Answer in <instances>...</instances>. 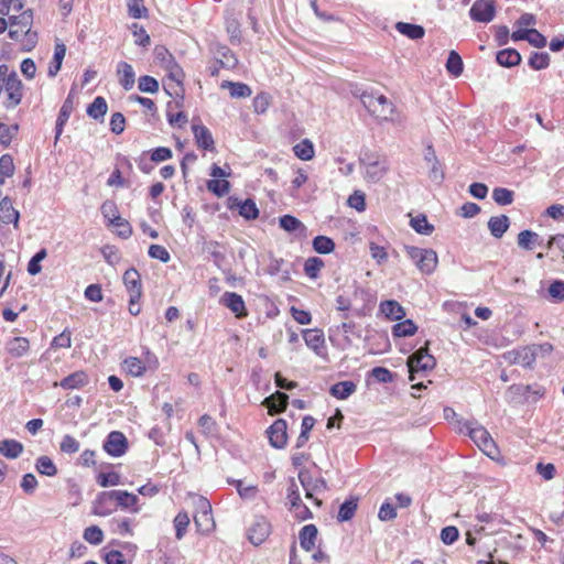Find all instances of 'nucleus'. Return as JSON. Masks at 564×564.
I'll list each match as a JSON object with an SVG mask.
<instances>
[{
	"label": "nucleus",
	"mask_w": 564,
	"mask_h": 564,
	"mask_svg": "<svg viewBox=\"0 0 564 564\" xmlns=\"http://www.w3.org/2000/svg\"><path fill=\"white\" fill-rule=\"evenodd\" d=\"M357 390V386L352 381H340L330 387L329 393L338 399L346 400Z\"/></svg>",
	"instance_id": "nucleus-31"
},
{
	"label": "nucleus",
	"mask_w": 564,
	"mask_h": 564,
	"mask_svg": "<svg viewBox=\"0 0 564 564\" xmlns=\"http://www.w3.org/2000/svg\"><path fill=\"white\" fill-rule=\"evenodd\" d=\"M424 162L429 170V173H427L429 178L432 182L440 184L444 178V172L441 167L440 161L437 160V158L435 155V151L432 145H429L426 148V151L424 154Z\"/></svg>",
	"instance_id": "nucleus-14"
},
{
	"label": "nucleus",
	"mask_w": 564,
	"mask_h": 564,
	"mask_svg": "<svg viewBox=\"0 0 564 564\" xmlns=\"http://www.w3.org/2000/svg\"><path fill=\"white\" fill-rule=\"evenodd\" d=\"M293 152L300 160L310 161L315 155L314 144L311 140L304 139L293 147Z\"/></svg>",
	"instance_id": "nucleus-36"
},
{
	"label": "nucleus",
	"mask_w": 564,
	"mask_h": 564,
	"mask_svg": "<svg viewBox=\"0 0 564 564\" xmlns=\"http://www.w3.org/2000/svg\"><path fill=\"white\" fill-rule=\"evenodd\" d=\"M198 506L200 510L197 514L194 516V522L199 532L207 533L215 525L212 514V507L210 503L204 498L198 500Z\"/></svg>",
	"instance_id": "nucleus-10"
},
{
	"label": "nucleus",
	"mask_w": 564,
	"mask_h": 564,
	"mask_svg": "<svg viewBox=\"0 0 564 564\" xmlns=\"http://www.w3.org/2000/svg\"><path fill=\"white\" fill-rule=\"evenodd\" d=\"M549 295L556 302L564 301V281L556 280L549 286Z\"/></svg>",
	"instance_id": "nucleus-64"
},
{
	"label": "nucleus",
	"mask_w": 564,
	"mask_h": 564,
	"mask_svg": "<svg viewBox=\"0 0 564 564\" xmlns=\"http://www.w3.org/2000/svg\"><path fill=\"white\" fill-rule=\"evenodd\" d=\"M221 87H228L232 98H246L251 95V89L242 83L224 82Z\"/></svg>",
	"instance_id": "nucleus-43"
},
{
	"label": "nucleus",
	"mask_w": 564,
	"mask_h": 564,
	"mask_svg": "<svg viewBox=\"0 0 564 564\" xmlns=\"http://www.w3.org/2000/svg\"><path fill=\"white\" fill-rule=\"evenodd\" d=\"M36 470L44 476L53 477L57 474V467L48 456H40L35 463Z\"/></svg>",
	"instance_id": "nucleus-41"
},
{
	"label": "nucleus",
	"mask_w": 564,
	"mask_h": 564,
	"mask_svg": "<svg viewBox=\"0 0 564 564\" xmlns=\"http://www.w3.org/2000/svg\"><path fill=\"white\" fill-rule=\"evenodd\" d=\"M123 369L132 377H141L147 370L144 362L138 357H128L123 360Z\"/></svg>",
	"instance_id": "nucleus-38"
},
{
	"label": "nucleus",
	"mask_w": 564,
	"mask_h": 564,
	"mask_svg": "<svg viewBox=\"0 0 564 564\" xmlns=\"http://www.w3.org/2000/svg\"><path fill=\"white\" fill-rule=\"evenodd\" d=\"M229 484L236 486L241 499L252 500L256 498L258 494V487L256 485L245 486L242 480H229Z\"/></svg>",
	"instance_id": "nucleus-45"
},
{
	"label": "nucleus",
	"mask_w": 564,
	"mask_h": 564,
	"mask_svg": "<svg viewBox=\"0 0 564 564\" xmlns=\"http://www.w3.org/2000/svg\"><path fill=\"white\" fill-rule=\"evenodd\" d=\"M280 227L288 232H297L300 237H305L307 228L306 226L291 215H284L279 219Z\"/></svg>",
	"instance_id": "nucleus-25"
},
{
	"label": "nucleus",
	"mask_w": 564,
	"mask_h": 564,
	"mask_svg": "<svg viewBox=\"0 0 564 564\" xmlns=\"http://www.w3.org/2000/svg\"><path fill=\"white\" fill-rule=\"evenodd\" d=\"M412 228L421 235H431L434 227L429 224L426 217L424 215L416 216L411 219Z\"/></svg>",
	"instance_id": "nucleus-51"
},
{
	"label": "nucleus",
	"mask_w": 564,
	"mask_h": 564,
	"mask_svg": "<svg viewBox=\"0 0 564 564\" xmlns=\"http://www.w3.org/2000/svg\"><path fill=\"white\" fill-rule=\"evenodd\" d=\"M357 510V502L355 500L345 501L338 511V520L340 522L349 521Z\"/></svg>",
	"instance_id": "nucleus-53"
},
{
	"label": "nucleus",
	"mask_w": 564,
	"mask_h": 564,
	"mask_svg": "<svg viewBox=\"0 0 564 564\" xmlns=\"http://www.w3.org/2000/svg\"><path fill=\"white\" fill-rule=\"evenodd\" d=\"M0 219L4 224H14L19 221V213L12 206L11 200L4 197L0 200Z\"/></svg>",
	"instance_id": "nucleus-32"
},
{
	"label": "nucleus",
	"mask_w": 564,
	"mask_h": 564,
	"mask_svg": "<svg viewBox=\"0 0 564 564\" xmlns=\"http://www.w3.org/2000/svg\"><path fill=\"white\" fill-rule=\"evenodd\" d=\"M109 499L115 500L121 509L130 510L131 512H139L137 495L126 490H111L105 494Z\"/></svg>",
	"instance_id": "nucleus-13"
},
{
	"label": "nucleus",
	"mask_w": 564,
	"mask_h": 564,
	"mask_svg": "<svg viewBox=\"0 0 564 564\" xmlns=\"http://www.w3.org/2000/svg\"><path fill=\"white\" fill-rule=\"evenodd\" d=\"M360 165L364 171V176L367 182H380L389 171V165L386 158L375 152H366L360 158Z\"/></svg>",
	"instance_id": "nucleus-4"
},
{
	"label": "nucleus",
	"mask_w": 564,
	"mask_h": 564,
	"mask_svg": "<svg viewBox=\"0 0 564 564\" xmlns=\"http://www.w3.org/2000/svg\"><path fill=\"white\" fill-rule=\"evenodd\" d=\"M72 346V333L64 329L59 335L55 336L51 343L52 348H69Z\"/></svg>",
	"instance_id": "nucleus-62"
},
{
	"label": "nucleus",
	"mask_w": 564,
	"mask_h": 564,
	"mask_svg": "<svg viewBox=\"0 0 564 564\" xmlns=\"http://www.w3.org/2000/svg\"><path fill=\"white\" fill-rule=\"evenodd\" d=\"M370 256L378 264H382L388 260V252L386 247L380 246L373 241L369 242Z\"/></svg>",
	"instance_id": "nucleus-57"
},
{
	"label": "nucleus",
	"mask_w": 564,
	"mask_h": 564,
	"mask_svg": "<svg viewBox=\"0 0 564 564\" xmlns=\"http://www.w3.org/2000/svg\"><path fill=\"white\" fill-rule=\"evenodd\" d=\"M79 442L72 435H64L61 443L59 449L65 454H75L79 451Z\"/></svg>",
	"instance_id": "nucleus-56"
},
{
	"label": "nucleus",
	"mask_w": 564,
	"mask_h": 564,
	"mask_svg": "<svg viewBox=\"0 0 564 564\" xmlns=\"http://www.w3.org/2000/svg\"><path fill=\"white\" fill-rule=\"evenodd\" d=\"M286 421L279 419L267 430L270 445L274 448H283L288 442Z\"/></svg>",
	"instance_id": "nucleus-11"
},
{
	"label": "nucleus",
	"mask_w": 564,
	"mask_h": 564,
	"mask_svg": "<svg viewBox=\"0 0 564 564\" xmlns=\"http://www.w3.org/2000/svg\"><path fill=\"white\" fill-rule=\"evenodd\" d=\"M138 88L142 93L155 94L159 90V82L151 76H141L139 78Z\"/></svg>",
	"instance_id": "nucleus-61"
},
{
	"label": "nucleus",
	"mask_w": 564,
	"mask_h": 564,
	"mask_svg": "<svg viewBox=\"0 0 564 564\" xmlns=\"http://www.w3.org/2000/svg\"><path fill=\"white\" fill-rule=\"evenodd\" d=\"M539 235L532 230H522L518 235V246L525 250H531L534 243H538Z\"/></svg>",
	"instance_id": "nucleus-47"
},
{
	"label": "nucleus",
	"mask_w": 564,
	"mask_h": 564,
	"mask_svg": "<svg viewBox=\"0 0 564 564\" xmlns=\"http://www.w3.org/2000/svg\"><path fill=\"white\" fill-rule=\"evenodd\" d=\"M23 9L22 0H0V14L10 15L11 12H20Z\"/></svg>",
	"instance_id": "nucleus-60"
},
{
	"label": "nucleus",
	"mask_w": 564,
	"mask_h": 564,
	"mask_svg": "<svg viewBox=\"0 0 564 564\" xmlns=\"http://www.w3.org/2000/svg\"><path fill=\"white\" fill-rule=\"evenodd\" d=\"M510 226L509 217L506 215L494 216L488 221L490 234L495 238H501Z\"/></svg>",
	"instance_id": "nucleus-29"
},
{
	"label": "nucleus",
	"mask_w": 564,
	"mask_h": 564,
	"mask_svg": "<svg viewBox=\"0 0 564 564\" xmlns=\"http://www.w3.org/2000/svg\"><path fill=\"white\" fill-rule=\"evenodd\" d=\"M360 101L371 116L379 120H392L395 111L394 105L382 94L362 91Z\"/></svg>",
	"instance_id": "nucleus-3"
},
{
	"label": "nucleus",
	"mask_w": 564,
	"mask_h": 564,
	"mask_svg": "<svg viewBox=\"0 0 564 564\" xmlns=\"http://www.w3.org/2000/svg\"><path fill=\"white\" fill-rule=\"evenodd\" d=\"M88 383V375L83 371H75L69 376L65 377L59 383H54L66 390L79 389Z\"/></svg>",
	"instance_id": "nucleus-24"
},
{
	"label": "nucleus",
	"mask_w": 564,
	"mask_h": 564,
	"mask_svg": "<svg viewBox=\"0 0 564 564\" xmlns=\"http://www.w3.org/2000/svg\"><path fill=\"white\" fill-rule=\"evenodd\" d=\"M416 330L417 327L412 319L399 322L392 327V334L395 337L413 336L416 333Z\"/></svg>",
	"instance_id": "nucleus-40"
},
{
	"label": "nucleus",
	"mask_w": 564,
	"mask_h": 564,
	"mask_svg": "<svg viewBox=\"0 0 564 564\" xmlns=\"http://www.w3.org/2000/svg\"><path fill=\"white\" fill-rule=\"evenodd\" d=\"M104 449L112 457L122 456L128 449L127 437L119 431L109 433L104 443Z\"/></svg>",
	"instance_id": "nucleus-9"
},
{
	"label": "nucleus",
	"mask_w": 564,
	"mask_h": 564,
	"mask_svg": "<svg viewBox=\"0 0 564 564\" xmlns=\"http://www.w3.org/2000/svg\"><path fill=\"white\" fill-rule=\"evenodd\" d=\"M513 356L512 361L523 367H532L536 357L531 346H525L510 352Z\"/></svg>",
	"instance_id": "nucleus-30"
},
{
	"label": "nucleus",
	"mask_w": 564,
	"mask_h": 564,
	"mask_svg": "<svg viewBox=\"0 0 564 564\" xmlns=\"http://www.w3.org/2000/svg\"><path fill=\"white\" fill-rule=\"evenodd\" d=\"M116 74L119 84L123 87L124 90H130L133 88L135 83V73L129 63H118Z\"/></svg>",
	"instance_id": "nucleus-19"
},
{
	"label": "nucleus",
	"mask_w": 564,
	"mask_h": 564,
	"mask_svg": "<svg viewBox=\"0 0 564 564\" xmlns=\"http://www.w3.org/2000/svg\"><path fill=\"white\" fill-rule=\"evenodd\" d=\"M436 366L435 358L429 352L427 344L421 347L408 359L410 372V381L415 380V376L420 372L432 370Z\"/></svg>",
	"instance_id": "nucleus-6"
},
{
	"label": "nucleus",
	"mask_w": 564,
	"mask_h": 564,
	"mask_svg": "<svg viewBox=\"0 0 564 564\" xmlns=\"http://www.w3.org/2000/svg\"><path fill=\"white\" fill-rule=\"evenodd\" d=\"M299 479L305 490L306 498H310V499L314 498V494L323 492L327 488L325 479L313 478L306 470L300 471Z\"/></svg>",
	"instance_id": "nucleus-12"
},
{
	"label": "nucleus",
	"mask_w": 564,
	"mask_h": 564,
	"mask_svg": "<svg viewBox=\"0 0 564 564\" xmlns=\"http://www.w3.org/2000/svg\"><path fill=\"white\" fill-rule=\"evenodd\" d=\"M379 308L380 312L390 321H401L405 316L404 308L394 300L381 302Z\"/></svg>",
	"instance_id": "nucleus-23"
},
{
	"label": "nucleus",
	"mask_w": 564,
	"mask_h": 564,
	"mask_svg": "<svg viewBox=\"0 0 564 564\" xmlns=\"http://www.w3.org/2000/svg\"><path fill=\"white\" fill-rule=\"evenodd\" d=\"M496 12L492 0H476L469 10L470 18L474 21L489 23L494 20Z\"/></svg>",
	"instance_id": "nucleus-7"
},
{
	"label": "nucleus",
	"mask_w": 564,
	"mask_h": 564,
	"mask_svg": "<svg viewBox=\"0 0 564 564\" xmlns=\"http://www.w3.org/2000/svg\"><path fill=\"white\" fill-rule=\"evenodd\" d=\"M6 91L8 93L9 99L12 106H17L22 99V83L18 78L15 73L8 76L6 80Z\"/></svg>",
	"instance_id": "nucleus-21"
},
{
	"label": "nucleus",
	"mask_w": 564,
	"mask_h": 564,
	"mask_svg": "<svg viewBox=\"0 0 564 564\" xmlns=\"http://www.w3.org/2000/svg\"><path fill=\"white\" fill-rule=\"evenodd\" d=\"M550 64V56L547 53H533L529 58V65L536 70L546 68Z\"/></svg>",
	"instance_id": "nucleus-58"
},
{
	"label": "nucleus",
	"mask_w": 564,
	"mask_h": 564,
	"mask_svg": "<svg viewBox=\"0 0 564 564\" xmlns=\"http://www.w3.org/2000/svg\"><path fill=\"white\" fill-rule=\"evenodd\" d=\"M513 192L508 188L497 187L492 191L494 200L501 206L510 205L513 202Z\"/></svg>",
	"instance_id": "nucleus-50"
},
{
	"label": "nucleus",
	"mask_w": 564,
	"mask_h": 564,
	"mask_svg": "<svg viewBox=\"0 0 564 564\" xmlns=\"http://www.w3.org/2000/svg\"><path fill=\"white\" fill-rule=\"evenodd\" d=\"M83 536L88 543L93 545H98L104 541V532L97 525H90L86 528Z\"/></svg>",
	"instance_id": "nucleus-52"
},
{
	"label": "nucleus",
	"mask_w": 564,
	"mask_h": 564,
	"mask_svg": "<svg viewBox=\"0 0 564 564\" xmlns=\"http://www.w3.org/2000/svg\"><path fill=\"white\" fill-rule=\"evenodd\" d=\"M463 69L464 65L462 57L457 52L451 51L446 62V70L454 77H458L462 75Z\"/></svg>",
	"instance_id": "nucleus-42"
},
{
	"label": "nucleus",
	"mask_w": 564,
	"mask_h": 564,
	"mask_svg": "<svg viewBox=\"0 0 564 564\" xmlns=\"http://www.w3.org/2000/svg\"><path fill=\"white\" fill-rule=\"evenodd\" d=\"M317 538V528L314 524H306L299 534L300 544L305 551H312Z\"/></svg>",
	"instance_id": "nucleus-28"
},
{
	"label": "nucleus",
	"mask_w": 564,
	"mask_h": 564,
	"mask_svg": "<svg viewBox=\"0 0 564 564\" xmlns=\"http://www.w3.org/2000/svg\"><path fill=\"white\" fill-rule=\"evenodd\" d=\"M530 389V386L512 384L508 388L506 392V399L508 402H516L518 398L525 397Z\"/></svg>",
	"instance_id": "nucleus-55"
},
{
	"label": "nucleus",
	"mask_w": 564,
	"mask_h": 564,
	"mask_svg": "<svg viewBox=\"0 0 564 564\" xmlns=\"http://www.w3.org/2000/svg\"><path fill=\"white\" fill-rule=\"evenodd\" d=\"M324 267V261L317 257L308 258L304 263V272L311 279H316Z\"/></svg>",
	"instance_id": "nucleus-49"
},
{
	"label": "nucleus",
	"mask_w": 564,
	"mask_h": 564,
	"mask_svg": "<svg viewBox=\"0 0 564 564\" xmlns=\"http://www.w3.org/2000/svg\"><path fill=\"white\" fill-rule=\"evenodd\" d=\"M289 397L284 392L276 391L264 400L269 413H280L285 410Z\"/></svg>",
	"instance_id": "nucleus-26"
},
{
	"label": "nucleus",
	"mask_w": 564,
	"mask_h": 564,
	"mask_svg": "<svg viewBox=\"0 0 564 564\" xmlns=\"http://www.w3.org/2000/svg\"><path fill=\"white\" fill-rule=\"evenodd\" d=\"M497 63L505 67H512L521 62V55L513 48H506L497 53Z\"/></svg>",
	"instance_id": "nucleus-35"
},
{
	"label": "nucleus",
	"mask_w": 564,
	"mask_h": 564,
	"mask_svg": "<svg viewBox=\"0 0 564 564\" xmlns=\"http://www.w3.org/2000/svg\"><path fill=\"white\" fill-rule=\"evenodd\" d=\"M303 338L307 347L313 349L318 355L325 348L324 333L319 329H304Z\"/></svg>",
	"instance_id": "nucleus-22"
},
{
	"label": "nucleus",
	"mask_w": 564,
	"mask_h": 564,
	"mask_svg": "<svg viewBox=\"0 0 564 564\" xmlns=\"http://www.w3.org/2000/svg\"><path fill=\"white\" fill-rule=\"evenodd\" d=\"M127 7L129 15L133 19L148 17V9L144 6V0H128Z\"/></svg>",
	"instance_id": "nucleus-46"
},
{
	"label": "nucleus",
	"mask_w": 564,
	"mask_h": 564,
	"mask_svg": "<svg viewBox=\"0 0 564 564\" xmlns=\"http://www.w3.org/2000/svg\"><path fill=\"white\" fill-rule=\"evenodd\" d=\"M230 209L237 208L239 212V215L248 220L256 219L259 216V209L256 205V203L248 198L243 202L237 199V198H230Z\"/></svg>",
	"instance_id": "nucleus-18"
},
{
	"label": "nucleus",
	"mask_w": 564,
	"mask_h": 564,
	"mask_svg": "<svg viewBox=\"0 0 564 564\" xmlns=\"http://www.w3.org/2000/svg\"><path fill=\"white\" fill-rule=\"evenodd\" d=\"M18 124L8 126L4 123H0V143L2 145L8 147L11 143L14 135L18 133Z\"/></svg>",
	"instance_id": "nucleus-54"
},
{
	"label": "nucleus",
	"mask_w": 564,
	"mask_h": 564,
	"mask_svg": "<svg viewBox=\"0 0 564 564\" xmlns=\"http://www.w3.org/2000/svg\"><path fill=\"white\" fill-rule=\"evenodd\" d=\"M271 532V524L264 518H258L250 527L248 538L254 545L261 544Z\"/></svg>",
	"instance_id": "nucleus-15"
},
{
	"label": "nucleus",
	"mask_w": 564,
	"mask_h": 564,
	"mask_svg": "<svg viewBox=\"0 0 564 564\" xmlns=\"http://www.w3.org/2000/svg\"><path fill=\"white\" fill-rule=\"evenodd\" d=\"M100 210H101L104 218L107 219L110 225H112L116 221V219L119 217L117 205L112 200L104 202Z\"/></svg>",
	"instance_id": "nucleus-59"
},
{
	"label": "nucleus",
	"mask_w": 564,
	"mask_h": 564,
	"mask_svg": "<svg viewBox=\"0 0 564 564\" xmlns=\"http://www.w3.org/2000/svg\"><path fill=\"white\" fill-rule=\"evenodd\" d=\"M404 250L421 273L432 274L436 270L438 257L433 249L405 246Z\"/></svg>",
	"instance_id": "nucleus-5"
},
{
	"label": "nucleus",
	"mask_w": 564,
	"mask_h": 564,
	"mask_svg": "<svg viewBox=\"0 0 564 564\" xmlns=\"http://www.w3.org/2000/svg\"><path fill=\"white\" fill-rule=\"evenodd\" d=\"M131 29L137 45L148 46L150 44V36L144 28L140 26L138 23H133Z\"/></svg>",
	"instance_id": "nucleus-63"
},
{
	"label": "nucleus",
	"mask_w": 564,
	"mask_h": 564,
	"mask_svg": "<svg viewBox=\"0 0 564 564\" xmlns=\"http://www.w3.org/2000/svg\"><path fill=\"white\" fill-rule=\"evenodd\" d=\"M23 452L22 443L15 440H3L0 441V454L7 458L14 459L19 457Z\"/></svg>",
	"instance_id": "nucleus-34"
},
{
	"label": "nucleus",
	"mask_w": 564,
	"mask_h": 564,
	"mask_svg": "<svg viewBox=\"0 0 564 564\" xmlns=\"http://www.w3.org/2000/svg\"><path fill=\"white\" fill-rule=\"evenodd\" d=\"M194 138L198 148L207 151L215 150V142L209 129L203 124L194 123L192 126Z\"/></svg>",
	"instance_id": "nucleus-17"
},
{
	"label": "nucleus",
	"mask_w": 564,
	"mask_h": 564,
	"mask_svg": "<svg viewBox=\"0 0 564 564\" xmlns=\"http://www.w3.org/2000/svg\"><path fill=\"white\" fill-rule=\"evenodd\" d=\"M221 303L228 307L238 318L247 316L245 301L235 292H226L221 296Z\"/></svg>",
	"instance_id": "nucleus-16"
},
{
	"label": "nucleus",
	"mask_w": 564,
	"mask_h": 564,
	"mask_svg": "<svg viewBox=\"0 0 564 564\" xmlns=\"http://www.w3.org/2000/svg\"><path fill=\"white\" fill-rule=\"evenodd\" d=\"M108 110L106 99L104 97H96L87 108V115L96 120L102 119Z\"/></svg>",
	"instance_id": "nucleus-39"
},
{
	"label": "nucleus",
	"mask_w": 564,
	"mask_h": 564,
	"mask_svg": "<svg viewBox=\"0 0 564 564\" xmlns=\"http://www.w3.org/2000/svg\"><path fill=\"white\" fill-rule=\"evenodd\" d=\"M9 20L11 21L9 35L11 39H18L20 34H29L33 21L32 11L26 10L19 15L10 14Z\"/></svg>",
	"instance_id": "nucleus-8"
},
{
	"label": "nucleus",
	"mask_w": 564,
	"mask_h": 564,
	"mask_svg": "<svg viewBox=\"0 0 564 564\" xmlns=\"http://www.w3.org/2000/svg\"><path fill=\"white\" fill-rule=\"evenodd\" d=\"M459 433H466L478 448L491 459L499 456V448L486 427L477 422H459Z\"/></svg>",
	"instance_id": "nucleus-2"
},
{
	"label": "nucleus",
	"mask_w": 564,
	"mask_h": 564,
	"mask_svg": "<svg viewBox=\"0 0 564 564\" xmlns=\"http://www.w3.org/2000/svg\"><path fill=\"white\" fill-rule=\"evenodd\" d=\"M395 29L400 34L411 40L422 39L425 34V30L423 26L406 22H398L395 24Z\"/></svg>",
	"instance_id": "nucleus-33"
},
{
	"label": "nucleus",
	"mask_w": 564,
	"mask_h": 564,
	"mask_svg": "<svg viewBox=\"0 0 564 564\" xmlns=\"http://www.w3.org/2000/svg\"><path fill=\"white\" fill-rule=\"evenodd\" d=\"M313 248L318 253L327 254L334 250L335 243L326 236H317L313 240Z\"/></svg>",
	"instance_id": "nucleus-48"
},
{
	"label": "nucleus",
	"mask_w": 564,
	"mask_h": 564,
	"mask_svg": "<svg viewBox=\"0 0 564 564\" xmlns=\"http://www.w3.org/2000/svg\"><path fill=\"white\" fill-rule=\"evenodd\" d=\"M123 284L129 292V295L133 297L142 295V285L140 273L133 269H128L123 274Z\"/></svg>",
	"instance_id": "nucleus-20"
},
{
	"label": "nucleus",
	"mask_w": 564,
	"mask_h": 564,
	"mask_svg": "<svg viewBox=\"0 0 564 564\" xmlns=\"http://www.w3.org/2000/svg\"><path fill=\"white\" fill-rule=\"evenodd\" d=\"M189 516L185 511H181L174 518L175 536L177 540L183 539L186 533L187 527L189 525Z\"/></svg>",
	"instance_id": "nucleus-44"
},
{
	"label": "nucleus",
	"mask_w": 564,
	"mask_h": 564,
	"mask_svg": "<svg viewBox=\"0 0 564 564\" xmlns=\"http://www.w3.org/2000/svg\"><path fill=\"white\" fill-rule=\"evenodd\" d=\"M66 55V46L63 43H56L54 47V55L48 64L47 74L50 77H55L61 70L63 59Z\"/></svg>",
	"instance_id": "nucleus-27"
},
{
	"label": "nucleus",
	"mask_w": 564,
	"mask_h": 564,
	"mask_svg": "<svg viewBox=\"0 0 564 564\" xmlns=\"http://www.w3.org/2000/svg\"><path fill=\"white\" fill-rule=\"evenodd\" d=\"M30 348L29 340L24 337H14L7 344L9 354L14 357L24 356Z\"/></svg>",
	"instance_id": "nucleus-37"
},
{
	"label": "nucleus",
	"mask_w": 564,
	"mask_h": 564,
	"mask_svg": "<svg viewBox=\"0 0 564 564\" xmlns=\"http://www.w3.org/2000/svg\"><path fill=\"white\" fill-rule=\"evenodd\" d=\"M154 55L160 66L167 73L169 83L164 87L165 91L170 96L183 97V82L185 78L183 68L164 46H156Z\"/></svg>",
	"instance_id": "nucleus-1"
}]
</instances>
